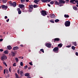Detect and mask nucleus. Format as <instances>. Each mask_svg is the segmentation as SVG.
I'll use <instances>...</instances> for the list:
<instances>
[{
    "mask_svg": "<svg viewBox=\"0 0 78 78\" xmlns=\"http://www.w3.org/2000/svg\"><path fill=\"white\" fill-rule=\"evenodd\" d=\"M59 4H60V6H62L63 5L62 4H64L65 3V2H66V3H68V2H66L63 0H59Z\"/></svg>",
    "mask_w": 78,
    "mask_h": 78,
    "instance_id": "1",
    "label": "nucleus"
},
{
    "mask_svg": "<svg viewBox=\"0 0 78 78\" xmlns=\"http://www.w3.org/2000/svg\"><path fill=\"white\" fill-rule=\"evenodd\" d=\"M65 25L66 27H70V22L69 21H66L65 23Z\"/></svg>",
    "mask_w": 78,
    "mask_h": 78,
    "instance_id": "2",
    "label": "nucleus"
},
{
    "mask_svg": "<svg viewBox=\"0 0 78 78\" xmlns=\"http://www.w3.org/2000/svg\"><path fill=\"white\" fill-rule=\"evenodd\" d=\"M6 59H7V57L6 56L3 55L1 57V60L2 61H5V60Z\"/></svg>",
    "mask_w": 78,
    "mask_h": 78,
    "instance_id": "3",
    "label": "nucleus"
},
{
    "mask_svg": "<svg viewBox=\"0 0 78 78\" xmlns=\"http://www.w3.org/2000/svg\"><path fill=\"white\" fill-rule=\"evenodd\" d=\"M41 12V15L43 16H45L47 15V12L45 11L42 10Z\"/></svg>",
    "mask_w": 78,
    "mask_h": 78,
    "instance_id": "4",
    "label": "nucleus"
},
{
    "mask_svg": "<svg viewBox=\"0 0 78 78\" xmlns=\"http://www.w3.org/2000/svg\"><path fill=\"white\" fill-rule=\"evenodd\" d=\"M53 51L55 53H58V51H59V48L58 47H56L53 49Z\"/></svg>",
    "mask_w": 78,
    "mask_h": 78,
    "instance_id": "5",
    "label": "nucleus"
},
{
    "mask_svg": "<svg viewBox=\"0 0 78 78\" xmlns=\"http://www.w3.org/2000/svg\"><path fill=\"white\" fill-rule=\"evenodd\" d=\"M1 7L2 9H6L8 8V6L5 5H2Z\"/></svg>",
    "mask_w": 78,
    "mask_h": 78,
    "instance_id": "6",
    "label": "nucleus"
},
{
    "mask_svg": "<svg viewBox=\"0 0 78 78\" xmlns=\"http://www.w3.org/2000/svg\"><path fill=\"white\" fill-rule=\"evenodd\" d=\"M50 16L51 19H54V18L56 17V16L54 14H50Z\"/></svg>",
    "mask_w": 78,
    "mask_h": 78,
    "instance_id": "7",
    "label": "nucleus"
},
{
    "mask_svg": "<svg viewBox=\"0 0 78 78\" xmlns=\"http://www.w3.org/2000/svg\"><path fill=\"white\" fill-rule=\"evenodd\" d=\"M46 46L48 48H50L51 47V44L47 43L46 44Z\"/></svg>",
    "mask_w": 78,
    "mask_h": 78,
    "instance_id": "8",
    "label": "nucleus"
},
{
    "mask_svg": "<svg viewBox=\"0 0 78 78\" xmlns=\"http://www.w3.org/2000/svg\"><path fill=\"white\" fill-rule=\"evenodd\" d=\"M17 11H18L19 14H20L21 13H22V11L20 10V8L17 9Z\"/></svg>",
    "mask_w": 78,
    "mask_h": 78,
    "instance_id": "9",
    "label": "nucleus"
},
{
    "mask_svg": "<svg viewBox=\"0 0 78 78\" xmlns=\"http://www.w3.org/2000/svg\"><path fill=\"white\" fill-rule=\"evenodd\" d=\"M61 41V40L60 39L58 38H56L54 39V42H56V41Z\"/></svg>",
    "mask_w": 78,
    "mask_h": 78,
    "instance_id": "10",
    "label": "nucleus"
},
{
    "mask_svg": "<svg viewBox=\"0 0 78 78\" xmlns=\"http://www.w3.org/2000/svg\"><path fill=\"white\" fill-rule=\"evenodd\" d=\"M18 6L20 8H25V5L23 4H20Z\"/></svg>",
    "mask_w": 78,
    "mask_h": 78,
    "instance_id": "11",
    "label": "nucleus"
},
{
    "mask_svg": "<svg viewBox=\"0 0 78 78\" xmlns=\"http://www.w3.org/2000/svg\"><path fill=\"white\" fill-rule=\"evenodd\" d=\"M12 6L13 7H16V6H17V4H16V2H13V3H12Z\"/></svg>",
    "mask_w": 78,
    "mask_h": 78,
    "instance_id": "12",
    "label": "nucleus"
},
{
    "mask_svg": "<svg viewBox=\"0 0 78 78\" xmlns=\"http://www.w3.org/2000/svg\"><path fill=\"white\" fill-rule=\"evenodd\" d=\"M19 47L18 46L14 47L13 48V50H16L19 49Z\"/></svg>",
    "mask_w": 78,
    "mask_h": 78,
    "instance_id": "13",
    "label": "nucleus"
},
{
    "mask_svg": "<svg viewBox=\"0 0 78 78\" xmlns=\"http://www.w3.org/2000/svg\"><path fill=\"white\" fill-rule=\"evenodd\" d=\"M25 76H30V73H27L24 74Z\"/></svg>",
    "mask_w": 78,
    "mask_h": 78,
    "instance_id": "14",
    "label": "nucleus"
},
{
    "mask_svg": "<svg viewBox=\"0 0 78 78\" xmlns=\"http://www.w3.org/2000/svg\"><path fill=\"white\" fill-rule=\"evenodd\" d=\"M20 76H23L24 75V74H23V71H20Z\"/></svg>",
    "mask_w": 78,
    "mask_h": 78,
    "instance_id": "15",
    "label": "nucleus"
},
{
    "mask_svg": "<svg viewBox=\"0 0 78 78\" xmlns=\"http://www.w3.org/2000/svg\"><path fill=\"white\" fill-rule=\"evenodd\" d=\"M72 44H73L74 46H76L77 45V44H76V41L75 42H72Z\"/></svg>",
    "mask_w": 78,
    "mask_h": 78,
    "instance_id": "16",
    "label": "nucleus"
},
{
    "mask_svg": "<svg viewBox=\"0 0 78 78\" xmlns=\"http://www.w3.org/2000/svg\"><path fill=\"white\" fill-rule=\"evenodd\" d=\"M11 55H12V56H16L15 53L12 51L11 52Z\"/></svg>",
    "mask_w": 78,
    "mask_h": 78,
    "instance_id": "17",
    "label": "nucleus"
},
{
    "mask_svg": "<svg viewBox=\"0 0 78 78\" xmlns=\"http://www.w3.org/2000/svg\"><path fill=\"white\" fill-rule=\"evenodd\" d=\"M75 1V0H71L70 1V2L72 3L73 4H75V2H73Z\"/></svg>",
    "mask_w": 78,
    "mask_h": 78,
    "instance_id": "18",
    "label": "nucleus"
},
{
    "mask_svg": "<svg viewBox=\"0 0 78 78\" xmlns=\"http://www.w3.org/2000/svg\"><path fill=\"white\" fill-rule=\"evenodd\" d=\"M54 2H55V4H56V5H60L59 2H58L57 1L55 0L54 1Z\"/></svg>",
    "mask_w": 78,
    "mask_h": 78,
    "instance_id": "19",
    "label": "nucleus"
},
{
    "mask_svg": "<svg viewBox=\"0 0 78 78\" xmlns=\"http://www.w3.org/2000/svg\"><path fill=\"white\" fill-rule=\"evenodd\" d=\"M39 1H40L39 0H35L34 1V2L36 3V4H38L37 3H39Z\"/></svg>",
    "mask_w": 78,
    "mask_h": 78,
    "instance_id": "20",
    "label": "nucleus"
},
{
    "mask_svg": "<svg viewBox=\"0 0 78 78\" xmlns=\"http://www.w3.org/2000/svg\"><path fill=\"white\" fill-rule=\"evenodd\" d=\"M7 48L8 50H11V49H12V47H11V46H7Z\"/></svg>",
    "mask_w": 78,
    "mask_h": 78,
    "instance_id": "21",
    "label": "nucleus"
},
{
    "mask_svg": "<svg viewBox=\"0 0 78 78\" xmlns=\"http://www.w3.org/2000/svg\"><path fill=\"white\" fill-rule=\"evenodd\" d=\"M29 8H30L31 9H33V5H31L29 6Z\"/></svg>",
    "mask_w": 78,
    "mask_h": 78,
    "instance_id": "22",
    "label": "nucleus"
},
{
    "mask_svg": "<svg viewBox=\"0 0 78 78\" xmlns=\"http://www.w3.org/2000/svg\"><path fill=\"white\" fill-rule=\"evenodd\" d=\"M62 44L60 43L58 45V47H59L60 48L62 47Z\"/></svg>",
    "mask_w": 78,
    "mask_h": 78,
    "instance_id": "23",
    "label": "nucleus"
},
{
    "mask_svg": "<svg viewBox=\"0 0 78 78\" xmlns=\"http://www.w3.org/2000/svg\"><path fill=\"white\" fill-rule=\"evenodd\" d=\"M41 1L43 3H46V2H47V0H41Z\"/></svg>",
    "mask_w": 78,
    "mask_h": 78,
    "instance_id": "24",
    "label": "nucleus"
},
{
    "mask_svg": "<svg viewBox=\"0 0 78 78\" xmlns=\"http://www.w3.org/2000/svg\"><path fill=\"white\" fill-rule=\"evenodd\" d=\"M64 16L65 17H66L67 18H69V16L67 14H65Z\"/></svg>",
    "mask_w": 78,
    "mask_h": 78,
    "instance_id": "25",
    "label": "nucleus"
},
{
    "mask_svg": "<svg viewBox=\"0 0 78 78\" xmlns=\"http://www.w3.org/2000/svg\"><path fill=\"white\" fill-rule=\"evenodd\" d=\"M73 8L74 10H77V7L76 6H74L73 7Z\"/></svg>",
    "mask_w": 78,
    "mask_h": 78,
    "instance_id": "26",
    "label": "nucleus"
},
{
    "mask_svg": "<svg viewBox=\"0 0 78 78\" xmlns=\"http://www.w3.org/2000/svg\"><path fill=\"white\" fill-rule=\"evenodd\" d=\"M15 60L16 61V62H19V59H18V58H15Z\"/></svg>",
    "mask_w": 78,
    "mask_h": 78,
    "instance_id": "27",
    "label": "nucleus"
},
{
    "mask_svg": "<svg viewBox=\"0 0 78 78\" xmlns=\"http://www.w3.org/2000/svg\"><path fill=\"white\" fill-rule=\"evenodd\" d=\"M59 21V20L58 19L55 20V23H57V22H58Z\"/></svg>",
    "mask_w": 78,
    "mask_h": 78,
    "instance_id": "28",
    "label": "nucleus"
},
{
    "mask_svg": "<svg viewBox=\"0 0 78 78\" xmlns=\"http://www.w3.org/2000/svg\"><path fill=\"white\" fill-rule=\"evenodd\" d=\"M3 63L4 65H5V66L6 67H7V65L6 64V62H3Z\"/></svg>",
    "mask_w": 78,
    "mask_h": 78,
    "instance_id": "29",
    "label": "nucleus"
},
{
    "mask_svg": "<svg viewBox=\"0 0 78 78\" xmlns=\"http://www.w3.org/2000/svg\"><path fill=\"white\" fill-rule=\"evenodd\" d=\"M28 9H29V12H32V11L33 9H30L28 8Z\"/></svg>",
    "mask_w": 78,
    "mask_h": 78,
    "instance_id": "30",
    "label": "nucleus"
},
{
    "mask_svg": "<svg viewBox=\"0 0 78 78\" xmlns=\"http://www.w3.org/2000/svg\"><path fill=\"white\" fill-rule=\"evenodd\" d=\"M50 22H51V23H55V22H54V20H50Z\"/></svg>",
    "mask_w": 78,
    "mask_h": 78,
    "instance_id": "31",
    "label": "nucleus"
},
{
    "mask_svg": "<svg viewBox=\"0 0 78 78\" xmlns=\"http://www.w3.org/2000/svg\"><path fill=\"white\" fill-rule=\"evenodd\" d=\"M21 3H24L25 2V0H20Z\"/></svg>",
    "mask_w": 78,
    "mask_h": 78,
    "instance_id": "32",
    "label": "nucleus"
},
{
    "mask_svg": "<svg viewBox=\"0 0 78 78\" xmlns=\"http://www.w3.org/2000/svg\"><path fill=\"white\" fill-rule=\"evenodd\" d=\"M4 53H5V54H8V51L7 50H6L5 51H4Z\"/></svg>",
    "mask_w": 78,
    "mask_h": 78,
    "instance_id": "33",
    "label": "nucleus"
},
{
    "mask_svg": "<svg viewBox=\"0 0 78 78\" xmlns=\"http://www.w3.org/2000/svg\"><path fill=\"white\" fill-rule=\"evenodd\" d=\"M9 5H10V6H12V2L10 1L9 2Z\"/></svg>",
    "mask_w": 78,
    "mask_h": 78,
    "instance_id": "34",
    "label": "nucleus"
},
{
    "mask_svg": "<svg viewBox=\"0 0 78 78\" xmlns=\"http://www.w3.org/2000/svg\"><path fill=\"white\" fill-rule=\"evenodd\" d=\"M72 48L73 50H75V47L74 46H72Z\"/></svg>",
    "mask_w": 78,
    "mask_h": 78,
    "instance_id": "35",
    "label": "nucleus"
},
{
    "mask_svg": "<svg viewBox=\"0 0 78 78\" xmlns=\"http://www.w3.org/2000/svg\"><path fill=\"white\" fill-rule=\"evenodd\" d=\"M10 76V75L9 74H8L6 76H5V78H8Z\"/></svg>",
    "mask_w": 78,
    "mask_h": 78,
    "instance_id": "36",
    "label": "nucleus"
},
{
    "mask_svg": "<svg viewBox=\"0 0 78 78\" xmlns=\"http://www.w3.org/2000/svg\"><path fill=\"white\" fill-rule=\"evenodd\" d=\"M2 2L3 3H6V0H2Z\"/></svg>",
    "mask_w": 78,
    "mask_h": 78,
    "instance_id": "37",
    "label": "nucleus"
},
{
    "mask_svg": "<svg viewBox=\"0 0 78 78\" xmlns=\"http://www.w3.org/2000/svg\"><path fill=\"white\" fill-rule=\"evenodd\" d=\"M15 76L16 78L17 77H19V75H18V74L17 73H16L15 74Z\"/></svg>",
    "mask_w": 78,
    "mask_h": 78,
    "instance_id": "38",
    "label": "nucleus"
},
{
    "mask_svg": "<svg viewBox=\"0 0 78 78\" xmlns=\"http://www.w3.org/2000/svg\"><path fill=\"white\" fill-rule=\"evenodd\" d=\"M20 65L21 66H23V62H20Z\"/></svg>",
    "mask_w": 78,
    "mask_h": 78,
    "instance_id": "39",
    "label": "nucleus"
},
{
    "mask_svg": "<svg viewBox=\"0 0 78 78\" xmlns=\"http://www.w3.org/2000/svg\"><path fill=\"white\" fill-rule=\"evenodd\" d=\"M40 51H41L42 52H43V53H44V49H41L40 50Z\"/></svg>",
    "mask_w": 78,
    "mask_h": 78,
    "instance_id": "40",
    "label": "nucleus"
},
{
    "mask_svg": "<svg viewBox=\"0 0 78 78\" xmlns=\"http://www.w3.org/2000/svg\"><path fill=\"white\" fill-rule=\"evenodd\" d=\"M71 47H72V46L71 45H68L66 46V47L67 48H70Z\"/></svg>",
    "mask_w": 78,
    "mask_h": 78,
    "instance_id": "41",
    "label": "nucleus"
},
{
    "mask_svg": "<svg viewBox=\"0 0 78 78\" xmlns=\"http://www.w3.org/2000/svg\"><path fill=\"white\" fill-rule=\"evenodd\" d=\"M50 3L51 5H53V3H54V2H53V1H51V2H50Z\"/></svg>",
    "mask_w": 78,
    "mask_h": 78,
    "instance_id": "42",
    "label": "nucleus"
},
{
    "mask_svg": "<svg viewBox=\"0 0 78 78\" xmlns=\"http://www.w3.org/2000/svg\"><path fill=\"white\" fill-rule=\"evenodd\" d=\"M13 66L14 67H15L16 66V63H14L13 64Z\"/></svg>",
    "mask_w": 78,
    "mask_h": 78,
    "instance_id": "43",
    "label": "nucleus"
},
{
    "mask_svg": "<svg viewBox=\"0 0 78 78\" xmlns=\"http://www.w3.org/2000/svg\"><path fill=\"white\" fill-rule=\"evenodd\" d=\"M37 5H34V8H37Z\"/></svg>",
    "mask_w": 78,
    "mask_h": 78,
    "instance_id": "44",
    "label": "nucleus"
},
{
    "mask_svg": "<svg viewBox=\"0 0 78 78\" xmlns=\"http://www.w3.org/2000/svg\"><path fill=\"white\" fill-rule=\"evenodd\" d=\"M27 68H28V66H24L25 69H27Z\"/></svg>",
    "mask_w": 78,
    "mask_h": 78,
    "instance_id": "45",
    "label": "nucleus"
},
{
    "mask_svg": "<svg viewBox=\"0 0 78 78\" xmlns=\"http://www.w3.org/2000/svg\"><path fill=\"white\" fill-rule=\"evenodd\" d=\"M3 69V67L0 66V70H2Z\"/></svg>",
    "mask_w": 78,
    "mask_h": 78,
    "instance_id": "46",
    "label": "nucleus"
},
{
    "mask_svg": "<svg viewBox=\"0 0 78 78\" xmlns=\"http://www.w3.org/2000/svg\"><path fill=\"white\" fill-rule=\"evenodd\" d=\"M17 73L18 74H20V70H17Z\"/></svg>",
    "mask_w": 78,
    "mask_h": 78,
    "instance_id": "47",
    "label": "nucleus"
},
{
    "mask_svg": "<svg viewBox=\"0 0 78 78\" xmlns=\"http://www.w3.org/2000/svg\"><path fill=\"white\" fill-rule=\"evenodd\" d=\"M11 67L9 68V72H11Z\"/></svg>",
    "mask_w": 78,
    "mask_h": 78,
    "instance_id": "48",
    "label": "nucleus"
},
{
    "mask_svg": "<svg viewBox=\"0 0 78 78\" xmlns=\"http://www.w3.org/2000/svg\"><path fill=\"white\" fill-rule=\"evenodd\" d=\"M0 51H3V49H0Z\"/></svg>",
    "mask_w": 78,
    "mask_h": 78,
    "instance_id": "49",
    "label": "nucleus"
},
{
    "mask_svg": "<svg viewBox=\"0 0 78 78\" xmlns=\"http://www.w3.org/2000/svg\"><path fill=\"white\" fill-rule=\"evenodd\" d=\"M29 64L30 65V66H33V64H32V62H30L29 63Z\"/></svg>",
    "mask_w": 78,
    "mask_h": 78,
    "instance_id": "50",
    "label": "nucleus"
},
{
    "mask_svg": "<svg viewBox=\"0 0 78 78\" xmlns=\"http://www.w3.org/2000/svg\"><path fill=\"white\" fill-rule=\"evenodd\" d=\"M8 72H9V71H8V69L6 70V73H8Z\"/></svg>",
    "mask_w": 78,
    "mask_h": 78,
    "instance_id": "51",
    "label": "nucleus"
},
{
    "mask_svg": "<svg viewBox=\"0 0 78 78\" xmlns=\"http://www.w3.org/2000/svg\"><path fill=\"white\" fill-rule=\"evenodd\" d=\"M6 72V69H4V74H5V73Z\"/></svg>",
    "mask_w": 78,
    "mask_h": 78,
    "instance_id": "52",
    "label": "nucleus"
},
{
    "mask_svg": "<svg viewBox=\"0 0 78 78\" xmlns=\"http://www.w3.org/2000/svg\"><path fill=\"white\" fill-rule=\"evenodd\" d=\"M8 18V17L6 16H5V17H4V19H7Z\"/></svg>",
    "mask_w": 78,
    "mask_h": 78,
    "instance_id": "53",
    "label": "nucleus"
},
{
    "mask_svg": "<svg viewBox=\"0 0 78 78\" xmlns=\"http://www.w3.org/2000/svg\"><path fill=\"white\" fill-rule=\"evenodd\" d=\"M76 56H78V53L77 52H76Z\"/></svg>",
    "mask_w": 78,
    "mask_h": 78,
    "instance_id": "54",
    "label": "nucleus"
},
{
    "mask_svg": "<svg viewBox=\"0 0 78 78\" xmlns=\"http://www.w3.org/2000/svg\"><path fill=\"white\" fill-rule=\"evenodd\" d=\"M74 2H75V3H78V1L77 0H75V1Z\"/></svg>",
    "mask_w": 78,
    "mask_h": 78,
    "instance_id": "55",
    "label": "nucleus"
},
{
    "mask_svg": "<svg viewBox=\"0 0 78 78\" xmlns=\"http://www.w3.org/2000/svg\"><path fill=\"white\" fill-rule=\"evenodd\" d=\"M2 41H3V39L2 38L0 39V42H2Z\"/></svg>",
    "mask_w": 78,
    "mask_h": 78,
    "instance_id": "56",
    "label": "nucleus"
},
{
    "mask_svg": "<svg viewBox=\"0 0 78 78\" xmlns=\"http://www.w3.org/2000/svg\"><path fill=\"white\" fill-rule=\"evenodd\" d=\"M9 19L6 20V21L7 22H9Z\"/></svg>",
    "mask_w": 78,
    "mask_h": 78,
    "instance_id": "57",
    "label": "nucleus"
},
{
    "mask_svg": "<svg viewBox=\"0 0 78 78\" xmlns=\"http://www.w3.org/2000/svg\"><path fill=\"white\" fill-rule=\"evenodd\" d=\"M20 47H23V45L22 44H21L20 45Z\"/></svg>",
    "mask_w": 78,
    "mask_h": 78,
    "instance_id": "58",
    "label": "nucleus"
},
{
    "mask_svg": "<svg viewBox=\"0 0 78 78\" xmlns=\"http://www.w3.org/2000/svg\"><path fill=\"white\" fill-rule=\"evenodd\" d=\"M48 6L49 7H50V6H51V5H50L49 4H48Z\"/></svg>",
    "mask_w": 78,
    "mask_h": 78,
    "instance_id": "59",
    "label": "nucleus"
},
{
    "mask_svg": "<svg viewBox=\"0 0 78 78\" xmlns=\"http://www.w3.org/2000/svg\"><path fill=\"white\" fill-rule=\"evenodd\" d=\"M25 2H29V0H26Z\"/></svg>",
    "mask_w": 78,
    "mask_h": 78,
    "instance_id": "60",
    "label": "nucleus"
},
{
    "mask_svg": "<svg viewBox=\"0 0 78 78\" xmlns=\"http://www.w3.org/2000/svg\"><path fill=\"white\" fill-rule=\"evenodd\" d=\"M51 1V0H47V2H50Z\"/></svg>",
    "mask_w": 78,
    "mask_h": 78,
    "instance_id": "61",
    "label": "nucleus"
},
{
    "mask_svg": "<svg viewBox=\"0 0 78 78\" xmlns=\"http://www.w3.org/2000/svg\"><path fill=\"white\" fill-rule=\"evenodd\" d=\"M31 67H29L28 68V69H29V70H30V69H31Z\"/></svg>",
    "mask_w": 78,
    "mask_h": 78,
    "instance_id": "62",
    "label": "nucleus"
},
{
    "mask_svg": "<svg viewBox=\"0 0 78 78\" xmlns=\"http://www.w3.org/2000/svg\"><path fill=\"white\" fill-rule=\"evenodd\" d=\"M27 78H31V77H30V76H28V77H27Z\"/></svg>",
    "mask_w": 78,
    "mask_h": 78,
    "instance_id": "63",
    "label": "nucleus"
},
{
    "mask_svg": "<svg viewBox=\"0 0 78 78\" xmlns=\"http://www.w3.org/2000/svg\"><path fill=\"white\" fill-rule=\"evenodd\" d=\"M39 53L40 54H41V51H39Z\"/></svg>",
    "mask_w": 78,
    "mask_h": 78,
    "instance_id": "64",
    "label": "nucleus"
}]
</instances>
